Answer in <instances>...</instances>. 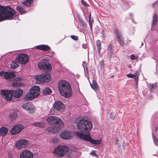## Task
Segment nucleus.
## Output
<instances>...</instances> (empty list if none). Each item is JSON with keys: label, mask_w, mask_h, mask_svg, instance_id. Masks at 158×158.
I'll return each mask as SVG.
<instances>
[{"label": "nucleus", "mask_w": 158, "mask_h": 158, "mask_svg": "<svg viewBox=\"0 0 158 158\" xmlns=\"http://www.w3.org/2000/svg\"><path fill=\"white\" fill-rule=\"evenodd\" d=\"M78 19L80 23L82 25V26L84 27H85L87 26L86 23L83 21L82 19L79 16H77Z\"/></svg>", "instance_id": "29"}, {"label": "nucleus", "mask_w": 158, "mask_h": 158, "mask_svg": "<svg viewBox=\"0 0 158 158\" xmlns=\"http://www.w3.org/2000/svg\"><path fill=\"white\" fill-rule=\"evenodd\" d=\"M54 108L58 110L62 111L65 108V105L61 101H57L55 102L53 105Z\"/></svg>", "instance_id": "14"}, {"label": "nucleus", "mask_w": 158, "mask_h": 158, "mask_svg": "<svg viewBox=\"0 0 158 158\" xmlns=\"http://www.w3.org/2000/svg\"><path fill=\"white\" fill-rule=\"evenodd\" d=\"M15 14V11L10 6L0 5V21L7 19H12Z\"/></svg>", "instance_id": "3"}, {"label": "nucleus", "mask_w": 158, "mask_h": 158, "mask_svg": "<svg viewBox=\"0 0 158 158\" xmlns=\"http://www.w3.org/2000/svg\"><path fill=\"white\" fill-rule=\"evenodd\" d=\"M81 3L82 4L84 5L85 6H87V4L84 0H81Z\"/></svg>", "instance_id": "47"}, {"label": "nucleus", "mask_w": 158, "mask_h": 158, "mask_svg": "<svg viewBox=\"0 0 158 158\" xmlns=\"http://www.w3.org/2000/svg\"><path fill=\"white\" fill-rule=\"evenodd\" d=\"M52 141L54 143H56L58 141V139L56 138H54L53 139Z\"/></svg>", "instance_id": "46"}, {"label": "nucleus", "mask_w": 158, "mask_h": 158, "mask_svg": "<svg viewBox=\"0 0 158 158\" xmlns=\"http://www.w3.org/2000/svg\"><path fill=\"white\" fill-rule=\"evenodd\" d=\"M76 134L81 139L84 141H89L93 144H99L101 142V140H94L92 139L90 136V133H88V134H84L81 132H77Z\"/></svg>", "instance_id": "5"}, {"label": "nucleus", "mask_w": 158, "mask_h": 158, "mask_svg": "<svg viewBox=\"0 0 158 158\" xmlns=\"http://www.w3.org/2000/svg\"><path fill=\"white\" fill-rule=\"evenodd\" d=\"M29 92L34 98L38 97L40 95V88L37 85H34L30 89Z\"/></svg>", "instance_id": "11"}, {"label": "nucleus", "mask_w": 158, "mask_h": 158, "mask_svg": "<svg viewBox=\"0 0 158 158\" xmlns=\"http://www.w3.org/2000/svg\"><path fill=\"white\" fill-rule=\"evenodd\" d=\"M78 121L77 124L78 129L81 131L86 132V133H81L84 134H88V133H90L89 131L92 127V123L83 118L79 120Z\"/></svg>", "instance_id": "4"}, {"label": "nucleus", "mask_w": 158, "mask_h": 158, "mask_svg": "<svg viewBox=\"0 0 158 158\" xmlns=\"http://www.w3.org/2000/svg\"><path fill=\"white\" fill-rule=\"evenodd\" d=\"M101 33L102 34V35L101 36L103 38H104L105 36V33L104 29H102L101 30Z\"/></svg>", "instance_id": "42"}, {"label": "nucleus", "mask_w": 158, "mask_h": 158, "mask_svg": "<svg viewBox=\"0 0 158 158\" xmlns=\"http://www.w3.org/2000/svg\"><path fill=\"white\" fill-rule=\"evenodd\" d=\"M19 83L17 82H15L12 83V85L13 87H17L19 85Z\"/></svg>", "instance_id": "39"}, {"label": "nucleus", "mask_w": 158, "mask_h": 158, "mask_svg": "<svg viewBox=\"0 0 158 158\" xmlns=\"http://www.w3.org/2000/svg\"><path fill=\"white\" fill-rule=\"evenodd\" d=\"M110 118L113 119L114 118V114L112 112L111 113L110 115Z\"/></svg>", "instance_id": "49"}, {"label": "nucleus", "mask_w": 158, "mask_h": 158, "mask_svg": "<svg viewBox=\"0 0 158 158\" xmlns=\"http://www.w3.org/2000/svg\"><path fill=\"white\" fill-rule=\"evenodd\" d=\"M34 125L41 128L43 127H44V124L43 123L39 122L34 123Z\"/></svg>", "instance_id": "33"}, {"label": "nucleus", "mask_w": 158, "mask_h": 158, "mask_svg": "<svg viewBox=\"0 0 158 158\" xmlns=\"http://www.w3.org/2000/svg\"><path fill=\"white\" fill-rule=\"evenodd\" d=\"M23 125L17 124L14 126L10 130V132L12 135L19 133L24 128Z\"/></svg>", "instance_id": "9"}, {"label": "nucleus", "mask_w": 158, "mask_h": 158, "mask_svg": "<svg viewBox=\"0 0 158 158\" xmlns=\"http://www.w3.org/2000/svg\"><path fill=\"white\" fill-rule=\"evenodd\" d=\"M156 84H152L149 85V89L151 91H152L156 88Z\"/></svg>", "instance_id": "34"}, {"label": "nucleus", "mask_w": 158, "mask_h": 158, "mask_svg": "<svg viewBox=\"0 0 158 158\" xmlns=\"http://www.w3.org/2000/svg\"><path fill=\"white\" fill-rule=\"evenodd\" d=\"M90 28V29L91 30H92V24H89Z\"/></svg>", "instance_id": "56"}, {"label": "nucleus", "mask_w": 158, "mask_h": 158, "mask_svg": "<svg viewBox=\"0 0 158 158\" xmlns=\"http://www.w3.org/2000/svg\"><path fill=\"white\" fill-rule=\"evenodd\" d=\"M8 131V128L3 127L2 128H0V134L2 135H4L7 133Z\"/></svg>", "instance_id": "24"}, {"label": "nucleus", "mask_w": 158, "mask_h": 158, "mask_svg": "<svg viewBox=\"0 0 158 158\" xmlns=\"http://www.w3.org/2000/svg\"><path fill=\"white\" fill-rule=\"evenodd\" d=\"M33 157V154L31 152L26 150L20 153L19 158H32Z\"/></svg>", "instance_id": "16"}, {"label": "nucleus", "mask_w": 158, "mask_h": 158, "mask_svg": "<svg viewBox=\"0 0 158 158\" xmlns=\"http://www.w3.org/2000/svg\"><path fill=\"white\" fill-rule=\"evenodd\" d=\"M157 21V17L156 14H154L153 16V20L152 26H153L154 25H155Z\"/></svg>", "instance_id": "30"}, {"label": "nucleus", "mask_w": 158, "mask_h": 158, "mask_svg": "<svg viewBox=\"0 0 158 158\" xmlns=\"http://www.w3.org/2000/svg\"><path fill=\"white\" fill-rule=\"evenodd\" d=\"M32 1V0H22L21 2L23 4L28 6L31 4Z\"/></svg>", "instance_id": "28"}, {"label": "nucleus", "mask_w": 158, "mask_h": 158, "mask_svg": "<svg viewBox=\"0 0 158 158\" xmlns=\"http://www.w3.org/2000/svg\"><path fill=\"white\" fill-rule=\"evenodd\" d=\"M23 109L29 111V112L32 113L35 107L31 102H27L24 103L22 106Z\"/></svg>", "instance_id": "15"}, {"label": "nucleus", "mask_w": 158, "mask_h": 158, "mask_svg": "<svg viewBox=\"0 0 158 158\" xmlns=\"http://www.w3.org/2000/svg\"><path fill=\"white\" fill-rule=\"evenodd\" d=\"M28 144V141L24 139H22L18 141L16 144V148L18 149L25 148Z\"/></svg>", "instance_id": "12"}, {"label": "nucleus", "mask_w": 158, "mask_h": 158, "mask_svg": "<svg viewBox=\"0 0 158 158\" xmlns=\"http://www.w3.org/2000/svg\"><path fill=\"white\" fill-rule=\"evenodd\" d=\"M6 72H4L3 71H2L0 72V75L3 77H5V76L6 73Z\"/></svg>", "instance_id": "41"}, {"label": "nucleus", "mask_w": 158, "mask_h": 158, "mask_svg": "<svg viewBox=\"0 0 158 158\" xmlns=\"http://www.w3.org/2000/svg\"><path fill=\"white\" fill-rule=\"evenodd\" d=\"M16 9L21 14H23L25 11L23 8L20 6H17Z\"/></svg>", "instance_id": "31"}, {"label": "nucleus", "mask_w": 158, "mask_h": 158, "mask_svg": "<svg viewBox=\"0 0 158 158\" xmlns=\"http://www.w3.org/2000/svg\"><path fill=\"white\" fill-rule=\"evenodd\" d=\"M19 110L16 109L14 110L10 111L9 115V117L11 120L15 119L18 117Z\"/></svg>", "instance_id": "19"}, {"label": "nucleus", "mask_w": 158, "mask_h": 158, "mask_svg": "<svg viewBox=\"0 0 158 158\" xmlns=\"http://www.w3.org/2000/svg\"><path fill=\"white\" fill-rule=\"evenodd\" d=\"M12 96L17 98H20L22 95L23 91L22 89H19L16 90H11Z\"/></svg>", "instance_id": "18"}, {"label": "nucleus", "mask_w": 158, "mask_h": 158, "mask_svg": "<svg viewBox=\"0 0 158 158\" xmlns=\"http://www.w3.org/2000/svg\"><path fill=\"white\" fill-rule=\"evenodd\" d=\"M39 68L41 69L50 71L51 69V65L49 63L45 64L42 62L38 64Z\"/></svg>", "instance_id": "13"}, {"label": "nucleus", "mask_w": 158, "mask_h": 158, "mask_svg": "<svg viewBox=\"0 0 158 158\" xmlns=\"http://www.w3.org/2000/svg\"><path fill=\"white\" fill-rule=\"evenodd\" d=\"M93 23V20H91V19L89 20V24H92Z\"/></svg>", "instance_id": "54"}, {"label": "nucleus", "mask_w": 158, "mask_h": 158, "mask_svg": "<svg viewBox=\"0 0 158 158\" xmlns=\"http://www.w3.org/2000/svg\"><path fill=\"white\" fill-rule=\"evenodd\" d=\"M101 42L100 40H97L96 42V45L98 49V51L99 53H100L101 48Z\"/></svg>", "instance_id": "27"}, {"label": "nucleus", "mask_w": 158, "mask_h": 158, "mask_svg": "<svg viewBox=\"0 0 158 158\" xmlns=\"http://www.w3.org/2000/svg\"><path fill=\"white\" fill-rule=\"evenodd\" d=\"M143 45V43L142 42H141V46H142Z\"/></svg>", "instance_id": "60"}, {"label": "nucleus", "mask_w": 158, "mask_h": 158, "mask_svg": "<svg viewBox=\"0 0 158 158\" xmlns=\"http://www.w3.org/2000/svg\"><path fill=\"white\" fill-rule=\"evenodd\" d=\"M135 81V85L137 86H138V79H135V80H134Z\"/></svg>", "instance_id": "52"}, {"label": "nucleus", "mask_w": 158, "mask_h": 158, "mask_svg": "<svg viewBox=\"0 0 158 158\" xmlns=\"http://www.w3.org/2000/svg\"><path fill=\"white\" fill-rule=\"evenodd\" d=\"M152 137L154 143H155L156 145H158V140L156 138L155 136L153 133H152Z\"/></svg>", "instance_id": "36"}, {"label": "nucleus", "mask_w": 158, "mask_h": 158, "mask_svg": "<svg viewBox=\"0 0 158 158\" xmlns=\"http://www.w3.org/2000/svg\"><path fill=\"white\" fill-rule=\"evenodd\" d=\"M114 32L116 35L117 38L121 37V36H123L121 31L118 28H115Z\"/></svg>", "instance_id": "26"}, {"label": "nucleus", "mask_w": 158, "mask_h": 158, "mask_svg": "<svg viewBox=\"0 0 158 158\" xmlns=\"http://www.w3.org/2000/svg\"><path fill=\"white\" fill-rule=\"evenodd\" d=\"M155 131L156 132V134L158 135V128L156 127L155 128Z\"/></svg>", "instance_id": "53"}, {"label": "nucleus", "mask_w": 158, "mask_h": 158, "mask_svg": "<svg viewBox=\"0 0 158 158\" xmlns=\"http://www.w3.org/2000/svg\"><path fill=\"white\" fill-rule=\"evenodd\" d=\"M130 58L131 60L135 59V56L133 54H132L130 56Z\"/></svg>", "instance_id": "48"}, {"label": "nucleus", "mask_w": 158, "mask_h": 158, "mask_svg": "<svg viewBox=\"0 0 158 158\" xmlns=\"http://www.w3.org/2000/svg\"><path fill=\"white\" fill-rule=\"evenodd\" d=\"M114 45L112 44H110L108 46V49L109 50H114Z\"/></svg>", "instance_id": "38"}, {"label": "nucleus", "mask_w": 158, "mask_h": 158, "mask_svg": "<svg viewBox=\"0 0 158 158\" xmlns=\"http://www.w3.org/2000/svg\"><path fill=\"white\" fill-rule=\"evenodd\" d=\"M82 46L83 48L84 49H86L87 48V45L86 44H83Z\"/></svg>", "instance_id": "50"}, {"label": "nucleus", "mask_w": 158, "mask_h": 158, "mask_svg": "<svg viewBox=\"0 0 158 158\" xmlns=\"http://www.w3.org/2000/svg\"><path fill=\"white\" fill-rule=\"evenodd\" d=\"M17 60L22 64H25L28 61V56L25 54H20L18 55Z\"/></svg>", "instance_id": "10"}, {"label": "nucleus", "mask_w": 158, "mask_h": 158, "mask_svg": "<svg viewBox=\"0 0 158 158\" xmlns=\"http://www.w3.org/2000/svg\"><path fill=\"white\" fill-rule=\"evenodd\" d=\"M90 86L96 92L97 89L98 88V86L96 81L94 80H93L92 84H90Z\"/></svg>", "instance_id": "22"}, {"label": "nucleus", "mask_w": 158, "mask_h": 158, "mask_svg": "<svg viewBox=\"0 0 158 158\" xmlns=\"http://www.w3.org/2000/svg\"><path fill=\"white\" fill-rule=\"evenodd\" d=\"M58 88L60 94L65 98L70 97L72 95V90L69 84L64 80L60 81Z\"/></svg>", "instance_id": "2"}, {"label": "nucleus", "mask_w": 158, "mask_h": 158, "mask_svg": "<svg viewBox=\"0 0 158 158\" xmlns=\"http://www.w3.org/2000/svg\"><path fill=\"white\" fill-rule=\"evenodd\" d=\"M117 40L118 41L120 45L123 46L124 43V40L123 39V36H121V37L117 38Z\"/></svg>", "instance_id": "32"}, {"label": "nucleus", "mask_w": 158, "mask_h": 158, "mask_svg": "<svg viewBox=\"0 0 158 158\" xmlns=\"http://www.w3.org/2000/svg\"><path fill=\"white\" fill-rule=\"evenodd\" d=\"M156 4L155 3H153L152 4V5L153 6H154V5Z\"/></svg>", "instance_id": "58"}, {"label": "nucleus", "mask_w": 158, "mask_h": 158, "mask_svg": "<svg viewBox=\"0 0 158 158\" xmlns=\"http://www.w3.org/2000/svg\"><path fill=\"white\" fill-rule=\"evenodd\" d=\"M129 15H130V16H132V14L131 13H130V14H129Z\"/></svg>", "instance_id": "59"}, {"label": "nucleus", "mask_w": 158, "mask_h": 158, "mask_svg": "<svg viewBox=\"0 0 158 158\" xmlns=\"http://www.w3.org/2000/svg\"><path fill=\"white\" fill-rule=\"evenodd\" d=\"M5 78L7 79H10L11 78L15 77V75L12 72H6Z\"/></svg>", "instance_id": "21"}, {"label": "nucleus", "mask_w": 158, "mask_h": 158, "mask_svg": "<svg viewBox=\"0 0 158 158\" xmlns=\"http://www.w3.org/2000/svg\"><path fill=\"white\" fill-rule=\"evenodd\" d=\"M16 81H20L22 80V79L21 78H16L15 79Z\"/></svg>", "instance_id": "51"}, {"label": "nucleus", "mask_w": 158, "mask_h": 158, "mask_svg": "<svg viewBox=\"0 0 158 158\" xmlns=\"http://www.w3.org/2000/svg\"><path fill=\"white\" fill-rule=\"evenodd\" d=\"M35 79L36 81L41 82H48L51 79V75L49 73L42 74L35 76Z\"/></svg>", "instance_id": "7"}, {"label": "nucleus", "mask_w": 158, "mask_h": 158, "mask_svg": "<svg viewBox=\"0 0 158 158\" xmlns=\"http://www.w3.org/2000/svg\"><path fill=\"white\" fill-rule=\"evenodd\" d=\"M84 62H85L84 61H83V63H84Z\"/></svg>", "instance_id": "62"}, {"label": "nucleus", "mask_w": 158, "mask_h": 158, "mask_svg": "<svg viewBox=\"0 0 158 158\" xmlns=\"http://www.w3.org/2000/svg\"><path fill=\"white\" fill-rule=\"evenodd\" d=\"M42 93L44 95L49 94L51 93L52 91L49 88L47 87L44 89L42 90Z\"/></svg>", "instance_id": "23"}, {"label": "nucleus", "mask_w": 158, "mask_h": 158, "mask_svg": "<svg viewBox=\"0 0 158 158\" xmlns=\"http://www.w3.org/2000/svg\"><path fill=\"white\" fill-rule=\"evenodd\" d=\"M8 158H13V155L11 152H9L8 154Z\"/></svg>", "instance_id": "45"}, {"label": "nucleus", "mask_w": 158, "mask_h": 158, "mask_svg": "<svg viewBox=\"0 0 158 158\" xmlns=\"http://www.w3.org/2000/svg\"><path fill=\"white\" fill-rule=\"evenodd\" d=\"M60 136L63 139H69L72 137L71 134L69 131H64L60 133Z\"/></svg>", "instance_id": "17"}, {"label": "nucleus", "mask_w": 158, "mask_h": 158, "mask_svg": "<svg viewBox=\"0 0 158 158\" xmlns=\"http://www.w3.org/2000/svg\"><path fill=\"white\" fill-rule=\"evenodd\" d=\"M118 142V139H115V144L116 145H117Z\"/></svg>", "instance_id": "55"}, {"label": "nucleus", "mask_w": 158, "mask_h": 158, "mask_svg": "<svg viewBox=\"0 0 158 158\" xmlns=\"http://www.w3.org/2000/svg\"><path fill=\"white\" fill-rule=\"evenodd\" d=\"M47 122L50 125L54 127H49L47 130L49 132L55 133L57 132L64 125L63 121L59 118L55 116H50L47 119Z\"/></svg>", "instance_id": "1"}, {"label": "nucleus", "mask_w": 158, "mask_h": 158, "mask_svg": "<svg viewBox=\"0 0 158 158\" xmlns=\"http://www.w3.org/2000/svg\"><path fill=\"white\" fill-rule=\"evenodd\" d=\"M34 97L29 92V93L27 94L26 96L24 97V99L25 101L31 100L34 98Z\"/></svg>", "instance_id": "25"}, {"label": "nucleus", "mask_w": 158, "mask_h": 158, "mask_svg": "<svg viewBox=\"0 0 158 158\" xmlns=\"http://www.w3.org/2000/svg\"><path fill=\"white\" fill-rule=\"evenodd\" d=\"M1 95L7 101H10L12 99V90H6L1 89L0 90Z\"/></svg>", "instance_id": "8"}, {"label": "nucleus", "mask_w": 158, "mask_h": 158, "mask_svg": "<svg viewBox=\"0 0 158 158\" xmlns=\"http://www.w3.org/2000/svg\"><path fill=\"white\" fill-rule=\"evenodd\" d=\"M127 76L129 78H133L134 80L136 79V78H135V77H136L135 75H134L133 74H127Z\"/></svg>", "instance_id": "37"}, {"label": "nucleus", "mask_w": 158, "mask_h": 158, "mask_svg": "<svg viewBox=\"0 0 158 158\" xmlns=\"http://www.w3.org/2000/svg\"><path fill=\"white\" fill-rule=\"evenodd\" d=\"M133 74L135 75L136 77H135V78H136V79H138V76H139V72L136 71L135 73L134 74Z\"/></svg>", "instance_id": "43"}, {"label": "nucleus", "mask_w": 158, "mask_h": 158, "mask_svg": "<svg viewBox=\"0 0 158 158\" xmlns=\"http://www.w3.org/2000/svg\"><path fill=\"white\" fill-rule=\"evenodd\" d=\"M96 155V154L95 152H94V153H93V155Z\"/></svg>", "instance_id": "61"}, {"label": "nucleus", "mask_w": 158, "mask_h": 158, "mask_svg": "<svg viewBox=\"0 0 158 158\" xmlns=\"http://www.w3.org/2000/svg\"><path fill=\"white\" fill-rule=\"evenodd\" d=\"M84 62H85L84 61H83V63H84Z\"/></svg>", "instance_id": "63"}, {"label": "nucleus", "mask_w": 158, "mask_h": 158, "mask_svg": "<svg viewBox=\"0 0 158 158\" xmlns=\"http://www.w3.org/2000/svg\"><path fill=\"white\" fill-rule=\"evenodd\" d=\"M19 65L15 62H12L10 65V67L12 69H15L18 67Z\"/></svg>", "instance_id": "35"}, {"label": "nucleus", "mask_w": 158, "mask_h": 158, "mask_svg": "<svg viewBox=\"0 0 158 158\" xmlns=\"http://www.w3.org/2000/svg\"><path fill=\"white\" fill-rule=\"evenodd\" d=\"M91 18V14L90 13L89 15V20Z\"/></svg>", "instance_id": "57"}, {"label": "nucleus", "mask_w": 158, "mask_h": 158, "mask_svg": "<svg viewBox=\"0 0 158 158\" xmlns=\"http://www.w3.org/2000/svg\"><path fill=\"white\" fill-rule=\"evenodd\" d=\"M110 52L108 53V55L109 56H110V57H111L112 55L113 54V51H112V50H109Z\"/></svg>", "instance_id": "44"}, {"label": "nucleus", "mask_w": 158, "mask_h": 158, "mask_svg": "<svg viewBox=\"0 0 158 158\" xmlns=\"http://www.w3.org/2000/svg\"><path fill=\"white\" fill-rule=\"evenodd\" d=\"M36 48L37 49L43 51H47L50 50V48L49 46L44 44L37 46Z\"/></svg>", "instance_id": "20"}, {"label": "nucleus", "mask_w": 158, "mask_h": 158, "mask_svg": "<svg viewBox=\"0 0 158 158\" xmlns=\"http://www.w3.org/2000/svg\"><path fill=\"white\" fill-rule=\"evenodd\" d=\"M69 151V148L65 146L59 145L55 148L53 152L56 156L59 157L64 156Z\"/></svg>", "instance_id": "6"}, {"label": "nucleus", "mask_w": 158, "mask_h": 158, "mask_svg": "<svg viewBox=\"0 0 158 158\" xmlns=\"http://www.w3.org/2000/svg\"><path fill=\"white\" fill-rule=\"evenodd\" d=\"M71 37L72 39L74 40H77L78 39V37L76 35H72L71 36Z\"/></svg>", "instance_id": "40"}]
</instances>
